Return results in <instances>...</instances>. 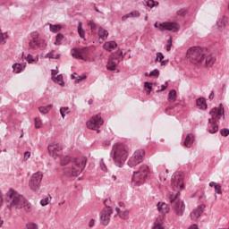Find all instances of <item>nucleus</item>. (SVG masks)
Instances as JSON below:
<instances>
[{
  "instance_id": "nucleus-1",
  "label": "nucleus",
  "mask_w": 229,
  "mask_h": 229,
  "mask_svg": "<svg viewBox=\"0 0 229 229\" xmlns=\"http://www.w3.org/2000/svg\"><path fill=\"white\" fill-rule=\"evenodd\" d=\"M185 185L183 183V174L182 172H176L172 177V189L173 191H169L167 198L171 203L172 216L170 219L176 221L180 219L185 214V202L180 199V191H183Z\"/></svg>"
},
{
  "instance_id": "nucleus-2",
  "label": "nucleus",
  "mask_w": 229,
  "mask_h": 229,
  "mask_svg": "<svg viewBox=\"0 0 229 229\" xmlns=\"http://www.w3.org/2000/svg\"><path fill=\"white\" fill-rule=\"evenodd\" d=\"M128 159V146L116 143L113 146V160L117 167H123Z\"/></svg>"
},
{
  "instance_id": "nucleus-3",
  "label": "nucleus",
  "mask_w": 229,
  "mask_h": 229,
  "mask_svg": "<svg viewBox=\"0 0 229 229\" xmlns=\"http://www.w3.org/2000/svg\"><path fill=\"white\" fill-rule=\"evenodd\" d=\"M87 165V160L85 158H75L72 159L69 166L64 168V174L68 178H72V176H80Z\"/></svg>"
},
{
  "instance_id": "nucleus-4",
  "label": "nucleus",
  "mask_w": 229,
  "mask_h": 229,
  "mask_svg": "<svg viewBox=\"0 0 229 229\" xmlns=\"http://www.w3.org/2000/svg\"><path fill=\"white\" fill-rule=\"evenodd\" d=\"M211 118L208 119L209 123V133H216L219 131V127L217 126V121L225 115V109L223 108V104L219 105V107H214L209 112Z\"/></svg>"
},
{
  "instance_id": "nucleus-5",
  "label": "nucleus",
  "mask_w": 229,
  "mask_h": 229,
  "mask_svg": "<svg viewBox=\"0 0 229 229\" xmlns=\"http://www.w3.org/2000/svg\"><path fill=\"white\" fill-rule=\"evenodd\" d=\"M26 198L19 194L13 189H10L6 193V201L9 203L10 208H17L21 210L24 205Z\"/></svg>"
},
{
  "instance_id": "nucleus-6",
  "label": "nucleus",
  "mask_w": 229,
  "mask_h": 229,
  "mask_svg": "<svg viewBox=\"0 0 229 229\" xmlns=\"http://www.w3.org/2000/svg\"><path fill=\"white\" fill-rule=\"evenodd\" d=\"M148 174H149V166H148L147 165H141L139 169L133 173L132 185H134L135 187L142 185V183L146 182Z\"/></svg>"
},
{
  "instance_id": "nucleus-7",
  "label": "nucleus",
  "mask_w": 229,
  "mask_h": 229,
  "mask_svg": "<svg viewBox=\"0 0 229 229\" xmlns=\"http://www.w3.org/2000/svg\"><path fill=\"white\" fill-rule=\"evenodd\" d=\"M186 56L192 64H201L205 56V50L200 47H191L188 49Z\"/></svg>"
},
{
  "instance_id": "nucleus-8",
  "label": "nucleus",
  "mask_w": 229,
  "mask_h": 229,
  "mask_svg": "<svg viewBox=\"0 0 229 229\" xmlns=\"http://www.w3.org/2000/svg\"><path fill=\"white\" fill-rule=\"evenodd\" d=\"M31 40L30 41V47L32 49H46L47 47V43L46 40L38 38V32H33L31 34Z\"/></svg>"
},
{
  "instance_id": "nucleus-9",
  "label": "nucleus",
  "mask_w": 229,
  "mask_h": 229,
  "mask_svg": "<svg viewBox=\"0 0 229 229\" xmlns=\"http://www.w3.org/2000/svg\"><path fill=\"white\" fill-rule=\"evenodd\" d=\"M145 155H146V152L144 151V149L135 150L132 157H131L128 161L129 167H135V165H139V164H142Z\"/></svg>"
},
{
  "instance_id": "nucleus-10",
  "label": "nucleus",
  "mask_w": 229,
  "mask_h": 229,
  "mask_svg": "<svg viewBox=\"0 0 229 229\" xmlns=\"http://www.w3.org/2000/svg\"><path fill=\"white\" fill-rule=\"evenodd\" d=\"M154 26L155 28H158L160 31H173L174 33L180 31V24L177 22H156Z\"/></svg>"
},
{
  "instance_id": "nucleus-11",
  "label": "nucleus",
  "mask_w": 229,
  "mask_h": 229,
  "mask_svg": "<svg viewBox=\"0 0 229 229\" xmlns=\"http://www.w3.org/2000/svg\"><path fill=\"white\" fill-rule=\"evenodd\" d=\"M42 178H44V174L42 172H37L32 174L30 180L29 182V186L31 191H37L40 188V182H42Z\"/></svg>"
},
{
  "instance_id": "nucleus-12",
  "label": "nucleus",
  "mask_w": 229,
  "mask_h": 229,
  "mask_svg": "<svg viewBox=\"0 0 229 229\" xmlns=\"http://www.w3.org/2000/svg\"><path fill=\"white\" fill-rule=\"evenodd\" d=\"M71 53L72 56L73 58H76L77 60H83L84 62H87V60H89V47L72 48Z\"/></svg>"
},
{
  "instance_id": "nucleus-13",
  "label": "nucleus",
  "mask_w": 229,
  "mask_h": 229,
  "mask_svg": "<svg viewBox=\"0 0 229 229\" xmlns=\"http://www.w3.org/2000/svg\"><path fill=\"white\" fill-rule=\"evenodd\" d=\"M112 214H114L112 208L110 207L104 208L100 213L101 225H103L104 226H107V225L110 224Z\"/></svg>"
},
{
  "instance_id": "nucleus-14",
  "label": "nucleus",
  "mask_w": 229,
  "mask_h": 229,
  "mask_svg": "<svg viewBox=\"0 0 229 229\" xmlns=\"http://www.w3.org/2000/svg\"><path fill=\"white\" fill-rule=\"evenodd\" d=\"M103 119L101 118V114H97L92 116V118L87 123V126L89 130H98L100 126H103Z\"/></svg>"
},
{
  "instance_id": "nucleus-15",
  "label": "nucleus",
  "mask_w": 229,
  "mask_h": 229,
  "mask_svg": "<svg viewBox=\"0 0 229 229\" xmlns=\"http://www.w3.org/2000/svg\"><path fill=\"white\" fill-rule=\"evenodd\" d=\"M63 149L64 148L62 147V145L58 143H51L48 146V153L50 157H53V158H58V157L62 155Z\"/></svg>"
},
{
  "instance_id": "nucleus-16",
  "label": "nucleus",
  "mask_w": 229,
  "mask_h": 229,
  "mask_svg": "<svg viewBox=\"0 0 229 229\" xmlns=\"http://www.w3.org/2000/svg\"><path fill=\"white\" fill-rule=\"evenodd\" d=\"M203 208H205V206H198L193 209L191 213V219H192V221H198L201 216V214H203Z\"/></svg>"
},
{
  "instance_id": "nucleus-17",
  "label": "nucleus",
  "mask_w": 229,
  "mask_h": 229,
  "mask_svg": "<svg viewBox=\"0 0 229 229\" xmlns=\"http://www.w3.org/2000/svg\"><path fill=\"white\" fill-rule=\"evenodd\" d=\"M117 65H119V59L115 55H112L107 62L106 69L108 71H115Z\"/></svg>"
},
{
  "instance_id": "nucleus-18",
  "label": "nucleus",
  "mask_w": 229,
  "mask_h": 229,
  "mask_svg": "<svg viewBox=\"0 0 229 229\" xmlns=\"http://www.w3.org/2000/svg\"><path fill=\"white\" fill-rule=\"evenodd\" d=\"M157 207L158 212L163 214V216H165V214H169V212H171V208H169L165 202H158Z\"/></svg>"
},
{
  "instance_id": "nucleus-19",
  "label": "nucleus",
  "mask_w": 229,
  "mask_h": 229,
  "mask_svg": "<svg viewBox=\"0 0 229 229\" xmlns=\"http://www.w3.org/2000/svg\"><path fill=\"white\" fill-rule=\"evenodd\" d=\"M115 212L116 214H114V217L119 216L121 219H128V216L130 214L128 210H121V208H115Z\"/></svg>"
},
{
  "instance_id": "nucleus-20",
  "label": "nucleus",
  "mask_w": 229,
  "mask_h": 229,
  "mask_svg": "<svg viewBox=\"0 0 229 229\" xmlns=\"http://www.w3.org/2000/svg\"><path fill=\"white\" fill-rule=\"evenodd\" d=\"M98 36H99V42H103L104 40H106L108 38V30H106L103 28H99L98 30Z\"/></svg>"
},
{
  "instance_id": "nucleus-21",
  "label": "nucleus",
  "mask_w": 229,
  "mask_h": 229,
  "mask_svg": "<svg viewBox=\"0 0 229 229\" xmlns=\"http://www.w3.org/2000/svg\"><path fill=\"white\" fill-rule=\"evenodd\" d=\"M104 49L106 51H112L117 47V43L115 41L106 42L103 46Z\"/></svg>"
},
{
  "instance_id": "nucleus-22",
  "label": "nucleus",
  "mask_w": 229,
  "mask_h": 229,
  "mask_svg": "<svg viewBox=\"0 0 229 229\" xmlns=\"http://www.w3.org/2000/svg\"><path fill=\"white\" fill-rule=\"evenodd\" d=\"M72 160H76V158H72L69 156L64 157L61 158V165H67V167H69L72 163Z\"/></svg>"
},
{
  "instance_id": "nucleus-23",
  "label": "nucleus",
  "mask_w": 229,
  "mask_h": 229,
  "mask_svg": "<svg viewBox=\"0 0 229 229\" xmlns=\"http://www.w3.org/2000/svg\"><path fill=\"white\" fill-rule=\"evenodd\" d=\"M193 143H194V135L188 134L184 141L185 148H191Z\"/></svg>"
},
{
  "instance_id": "nucleus-24",
  "label": "nucleus",
  "mask_w": 229,
  "mask_h": 229,
  "mask_svg": "<svg viewBox=\"0 0 229 229\" xmlns=\"http://www.w3.org/2000/svg\"><path fill=\"white\" fill-rule=\"evenodd\" d=\"M214 64H216V56H214L213 55H208L206 57V67H212Z\"/></svg>"
},
{
  "instance_id": "nucleus-25",
  "label": "nucleus",
  "mask_w": 229,
  "mask_h": 229,
  "mask_svg": "<svg viewBox=\"0 0 229 229\" xmlns=\"http://www.w3.org/2000/svg\"><path fill=\"white\" fill-rule=\"evenodd\" d=\"M197 106H199L200 110H207V101L205 98L197 99Z\"/></svg>"
},
{
  "instance_id": "nucleus-26",
  "label": "nucleus",
  "mask_w": 229,
  "mask_h": 229,
  "mask_svg": "<svg viewBox=\"0 0 229 229\" xmlns=\"http://www.w3.org/2000/svg\"><path fill=\"white\" fill-rule=\"evenodd\" d=\"M176 90L175 89H172L170 90V92L168 93V101L169 103H174L176 101Z\"/></svg>"
},
{
  "instance_id": "nucleus-27",
  "label": "nucleus",
  "mask_w": 229,
  "mask_h": 229,
  "mask_svg": "<svg viewBox=\"0 0 229 229\" xmlns=\"http://www.w3.org/2000/svg\"><path fill=\"white\" fill-rule=\"evenodd\" d=\"M78 33L81 38H85V30H83V23H81V21H79Z\"/></svg>"
},
{
  "instance_id": "nucleus-28",
  "label": "nucleus",
  "mask_w": 229,
  "mask_h": 229,
  "mask_svg": "<svg viewBox=\"0 0 229 229\" xmlns=\"http://www.w3.org/2000/svg\"><path fill=\"white\" fill-rule=\"evenodd\" d=\"M22 208L27 214H30V212H31V204L30 203V201H28V199H26L25 203L22 204Z\"/></svg>"
},
{
  "instance_id": "nucleus-29",
  "label": "nucleus",
  "mask_w": 229,
  "mask_h": 229,
  "mask_svg": "<svg viewBox=\"0 0 229 229\" xmlns=\"http://www.w3.org/2000/svg\"><path fill=\"white\" fill-rule=\"evenodd\" d=\"M45 58H52L54 60H58L60 58V55L55 53V50H53L51 53H48L45 55Z\"/></svg>"
},
{
  "instance_id": "nucleus-30",
  "label": "nucleus",
  "mask_w": 229,
  "mask_h": 229,
  "mask_svg": "<svg viewBox=\"0 0 229 229\" xmlns=\"http://www.w3.org/2000/svg\"><path fill=\"white\" fill-rule=\"evenodd\" d=\"M55 83H58L61 87H64V76L62 75H57L55 78H53Z\"/></svg>"
},
{
  "instance_id": "nucleus-31",
  "label": "nucleus",
  "mask_w": 229,
  "mask_h": 229,
  "mask_svg": "<svg viewBox=\"0 0 229 229\" xmlns=\"http://www.w3.org/2000/svg\"><path fill=\"white\" fill-rule=\"evenodd\" d=\"M26 60L29 64H37L38 62V56L33 57V55H28Z\"/></svg>"
},
{
  "instance_id": "nucleus-32",
  "label": "nucleus",
  "mask_w": 229,
  "mask_h": 229,
  "mask_svg": "<svg viewBox=\"0 0 229 229\" xmlns=\"http://www.w3.org/2000/svg\"><path fill=\"white\" fill-rule=\"evenodd\" d=\"M49 26H50V31H52V33H58V31L62 30V25L49 24Z\"/></svg>"
},
{
  "instance_id": "nucleus-33",
  "label": "nucleus",
  "mask_w": 229,
  "mask_h": 229,
  "mask_svg": "<svg viewBox=\"0 0 229 229\" xmlns=\"http://www.w3.org/2000/svg\"><path fill=\"white\" fill-rule=\"evenodd\" d=\"M6 38H8V34L3 33L0 30V44L2 46H4V44H6Z\"/></svg>"
},
{
  "instance_id": "nucleus-34",
  "label": "nucleus",
  "mask_w": 229,
  "mask_h": 229,
  "mask_svg": "<svg viewBox=\"0 0 229 229\" xmlns=\"http://www.w3.org/2000/svg\"><path fill=\"white\" fill-rule=\"evenodd\" d=\"M152 229H165L162 225V220L157 219Z\"/></svg>"
},
{
  "instance_id": "nucleus-35",
  "label": "nucleus",
  "mask_w": 229,
  "mask_h": 229,
  "mask_svg": "<svg viewBox=\"0 0 229 229\" xmlns=\"http://www.w3.org/2000/svg\"><path fill=\"white\" fill-rule=\"evenodd\" d=\"M13 69L16 74H19V72H21L22 71V64H15L13 65Z\"/></svg>"
},
{
  "instance_id": "nucleus-36",
  "label": "nucleus",
  "mask_w": 229,
  "mask_h": 229,
  "mask_svg": "<svg viewBox=\"0 0 229 229\" xmlns=\"http://www.w3.org/2000/svg\"><path fill=\"white\" fill-rule=\"evenodd\" d=\"M51 108H53V106L49 105L47 106H41L38 108V110L41 114H47Z\"/></svg>"
},
{
  "instance_id": "nucleus-37",
  "label": "nucleus",
  "mask_w": 229,
  "mask_h": 229,
  "mask_svg": "<svg viewBox=\"0 0 229 229\" xmlns=\"http://www.w3.org/2000/svg\"><path fill=\"white\" fill-rule=\"evenodd\" d=\"M27 229H38V224L35 222H29L26 224Z\"/></svg>"
},
{
  "instance_id": "nucleus-38",
  "label": "nucleus",
  "mask_w": 229,
  "mask_h": 229,
  "mask_svg": "<svg viewBox=\"0 0 229 229\" xmlns=\"http://www.w3.org/2000/svg\"><path fill=\"white\" fill-rule=\"evenodd\" d=\"M64 40V35L62 34H57L55 37V46H60V44H62V41Z\"/></svg>"
},
{
  "instance_id": "nucleus-39",
  "label": "nucleus",
  "mask_w": 229,
  "mask_h": 229,
  "mask_svg": "<svg viewBox=\"0 0 229 229\" xmlns=\"http://www.w3.org/2000/svg\"><path fill=\"white\" fill-rule=\"evenodd\" d=\"M145 1H146V5L148 6V8L158 6V2H155L154 0H145Z\"/></svg>"
},
{
  "instance_id": "nucleus-40",
  "label": "nucleus",
  "mask_w": 229,
  "mask_h": 229,
  "mask_svg": "<svg viewBox=\"0 0 229 229\" xmlns=\"http://www.w3.org/2000/svg\"><path fill=\"white\" fill-rule=\"evenodd\" d=\"M69 107H61L60 108V114L62 115V118L64 119L65 117V114H69Z\"/></svg>"
},
{
  "instance_id": "nucleus-41",
  "label": "nucleus",
  "mask_w": 229,
  "mask_h": 229,
  "mask_svg": "<svg viewBox=\"0 0 229 229\" xmlns=\"http://www.w3.org/2000/svg\"><path fill=\"white\" fill-rule=\"evenodd\" d=\"M35 128H42V120L40 118H35Z\"/></svg>"
},
{
  "instance_id": "nucleus-42",
  "label": "nucleus",
  "mask_w": 229,
  "mask_h": 229,
  "mask_svg": "<svg viewBox=\"0 0 229 229\" xmlns=\"http://www.w3.org/2000/svg\"><path fill=\"white\" fill-rule=\"evenodd\" d=\"M89 26H90L92 33H94V31H96L98 30V26L96 25V23L93 21H89Z\"/></svg>"
},
{
  "instance_id": "nucleus-43",
  "label": "nucleus",
  "mask_w": 229,
  "mask_h": 229,
  "mask_svg": "<svg viewBox=\"0 0 229 229\" xmlns=\"http://www.w3.org/2000/svg\"><path fill=\"white\" fill-rule=\"evenodd\" d=\"M41 207H46L47 205H49V197H47L40 200Z\"/></svg>"
},
{
  "instance_id": "nucleus-44",
  "label": "nucleus",
  "mask_w": 229,
  "mask_h": 229,
  "mask_svg": "<svg viewBox=\"0 0 229 229\" xmlns=\"http://www.w3.org/2000/svg\"><path fill=\"white\" fill-rule=\"evenodd\" d=\"M177 15L179 17H185V15H187V10L180 9L179 11H177Z\"/></svg>"
},
{
  "instance_id": "nucleus-45",
  "label": "nucleus",
  "mask_w": 229,
  "mask_h": 229,
  "mask_svg": "<svg viewBox=\"0 0 229 229\" xmlns=\"http://www.w3.org/2000/svg\"><path fill=\"white\" fill-rule=\"evenodd\" d=\"M145 89H148V91H147L148 95L151 94V89H153V86L149 82H145Z\"/></svg>"
},
{
  "instance_id": "nucleus-46",
  "label": "nucleus",
  "mask_w": 229,
  "mask_h": 229,
  "mask_svg": "<svg viewBox=\"0 0 229 229\" xmlns=\"http://www.w3.org/2000/svg\"><path fill=\"white\" fill-rule=\"evenodd\" d=\"M159 74H160V72H158V70L156 69L150 72L148 76H155L156 78H158Z\"/></svg>"
},
{
  "instance_id": "nucleus-47",
  "label": "nucleus",
  "mask_w": 229,
  "mask_h": 229,
  "mask_svg": "<svg viewBox=\"0 0 229 229\" xmlns=\"http://www.w3.org/2000/svg\"><path fill=\"white\" fill-rule=\"evenodd\" d=\"M220 133L223 137H228L229 135V130L228 129H223L220 131Z\"/></svg>"
},
{
  "instance_id": "nucleus-48",
  "label": "nucleus",
  "mask_w": 229,
  "mask_h": 229,
  "mask_svg": "<svg viewBox=\"0 0 229 229\" xmlns=\"http://www.w3.org/2000/svg\"><path fill=\"white\" fill-rule=\"evenodd\" d=\"M215 191L216 192V194H223V191H221V184H216V186L215 187Z\"/></svg>"
},
{
  "instance_id": "nucleus-49",
  "label": "nucleus",
  "mask_w": 229,
  "mask_h": 229,
  "mask_svg": "<svg viewBox=\"0 0 229 229\" xmlns=\"http://www.w3.org/2000/svg\"><path fill=\"white\" fill-rule=\"evenodd\" d=\"M130 15H131V17L139 18V17H140V13H139V11H134L132 13H130Z\"/></svg>"
},
{
  "instance_id": "nucleus-50",
  "label": "nucleus",
  "mask_w": 229,
  "mask_h": 229,
  "mask_svg": "<svg viewBox=\"0 0 229 229\" xmlns=\"http://www.w3.org/2000/svg\"><path fill=\"white\" fill-rule=\"evenodd\" d=\"M82 80H87V75L79 76V77L75 80V83H81Z\"/></svg>"
},
{
  "instance_id": "nucleus-51",
  "label": "nucleus",
  "mask_w": 229,
  "mask_h": 229,
  "mask_svg": "<svg viewBox=\"0 0 229 229\" xmlns=\"http://www.w3.org/2000/svg\"><path fill=\"white\" fill-rule=\"evenodd\" d=\"M100 169L101 171H104V173H106L107 171L106 165H105V162L103 161L100 162Z\"/></svg>"
},
{
  "instance_id": "nucleus-52",
  "label": "nucleus",
  "mask_w": 229,
  "mask_h": 229,
  "mask_svg": "<svg viewBox=\"0 0 229 229\" xmlns=\"http://www.w3.org/2000/svg\"><path fill=\"white\" fill-rule=\"evenodd\" d=\"M164 59V54H162V53H157V62H161L162 60Z\"/></svg>"
},
{
  "instance_id": "nucleus-53",
  "label": "nucleus",
  "mask_w": 229,
  "mask_h": 229,
  "mask_svg": "<svg viewBox=\"0 0 229 229\" xmlns=\"http://www.w3.org/2000/svg\"><path fill=\"white\" fill-rule=\"evenodd\" d=\"M167 87H169V83L166 81V82H165V84H163V85L161 86V90H160V92H164V90H165V89H167Z\"/></svg>"
},
{
  "instance_id": "nucleus-54",
  "label": "nucleus",
  "mask_w": 229,
  "mask_h": 229,
  "mask_svg": "<svg viewBox=\"0 0 229 229\" xmlns=\"http://www.w3.org/2000/svg\"><path fill=\"white\" fill-rule=\"evenodd\" d=\"M30 157H31V153L30 151H26L24 153V160L30 159Z\"/></svg>"
},
{
  "instance_id": "nucleus-55",
  "label": "nucleus",
  "mask_w": 229,
  "mask_h": 229,
  "mask_svg": "<svg viewBox=\"0 0 229 229\" xmlns=\"http://www.w3.org/2000/svg\"><path fill=\"white\" fill-rule=\"evenodd\" d=\"M127 19H131V16L130 13L125 14V15H123V16L122 17L123 22H124V21H126Z\"/></svg>"
},
{
  "instance_id": "nucleus-56",
  "label": "nucleus",
  "mask_w": 229,
  "mask_h": 229,
  "mask_svg": "<svg viewBox=\"0 0 229 229\" xmlns=\"http://www.w3.org/2000/svg\"><path fill=\"white\" fill-rule=\"evenodd\" d=\"M94 225H96V220L91 219V220L89 222V228H92V227L94 226Z\"/></svg>"
},
{
  "instance_id": "nucleus-57",
  "label": "nucleus",
  "mask_w": 229,
  "mask_h": 229,
  "mask_svg": "<svg viewBox=\"0 0 229 229\" xmlns=\"http://www.w3.org/2000/svg\"><path fill=\"white\" fill-rule=\"evenodd\" d=\"M3 203H4V200L3 199V193L0 191V207H3Z\"/></svg>"
},
{
  "instance_id": "nucleus-58",
  "label": "nucleus",
  "mask_w": 229,
  "mask_h": 229,
  "mask_svg": "<svg viewBox=\"0 0 229 229\" xmlns=\"http://www.w3.org/2000/svg\"><path fill=\"white\" fill-rule=\"evenodd\" d=\"M218 184H219V183L211 182L209 183V187H214V189H216V187Z\"/></svg>"
},
{
  "instance_id": "nucleus-59",
  "label": "nucleus",
  "mask_w": 229,
  "mask_h": 229,
  "mask_svg": "<svg viewBox=\"0 0 229 229\" xmlns=\"http://www.w3.org/2000/svg\"><path fill=\"white\" fill-rule=\"evenodd\" d=\"M56 74H58V70H52V78L54 79L55 76H56Z\"/></svg>"
},
{
  "instance_id": "nucleus-60",
  "label": "nucleus",
  "mask_w": 229,
  "mask_h": 229,
  "mask_svg": "<svg viewBox=\"0 0 229 229\" xmlns=\"http://www.w3.org/2000/svg\"><path fill=\"white\" fill-rule=\"evenodd\" d=\"M188 229H199L198 225L193 224L192 225H191Z\"/></svg>"
},
{
  "instance_id": "nucleus-61",
  "label": "nucleus",
  "mask_w": 229,
  "mask_h": 229,
  "mask_svg": "<svg viewBox=\"0 0 229 229\" xmlns=\"http://www.w3.org/2000/svg\"><path fill=\"white\" fill-rule=\"evenodd\" d=\"M111 181H112V182H117V175L113 174V175L111 176Z\"/></svg>"
},
{
  "instance_id": "nucleus-62",
  "label": "nucleus",
  "mask_w": 229,
  "mask_h": 229,
  "mask_svg": "<svg viewBox=\"0 0 229 229\" xmlns=\"http://www.w3.org/2000/svg\"><path fill=\"white\" fill-rule=\"evenodd\" d=\"M171 46H172V44H171V39H170V44H168L166 46V51H171Z\"/></svg>"
},
{
  "instance_id": "nucleus-63",
  "label": "nucleus",
  "mask_w": 229,
  "mask_h": 229,
  "mask_svg": "<svg viewBox=\"0 0 229 229\" xmlns=\"http://www.w3.org/2000/svg\"><path fill=\"white\" fill-rule=\"evenodd\" d=\"M161 63V65H167V61L165 60H162V61H159Z\"/></svg>"
},
{
  "instance_id": "nucleus-64",
  "label": "nucleus",
  "mask_w": 229,
  "mask_h": 229,
  "mask_svg": "<svg viewBox=\"0 0 229 229\" xmlns=\"http://www.w3.org/2000/svg\"><path fill=\"white\" fill-rule=\"evenodd\" d=\"M209 99H214V91H212L209 95Z\"/></svg>"
}]
</instances>
